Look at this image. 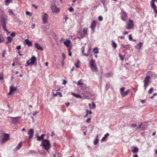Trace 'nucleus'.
<instances>
[{"label": "nucleus", "mask_w": 157, "mask_h": 157, "mask_svg": "<svg viewBox=\"0 0 157 157\" xmlns=\"http://www.w3.org/2000/svg\"><path fill=\"white\" fill-rule=\"evenodd\" d=\"M91 51V48L90 47L89 48L87 51V53H86V54H84L83 56H88L89 55L90 53V52Z\"/></svg>", "instance_id": "22"}, {"label": "nucleus", "mask_w": 157, "mask_h": 157, "mask_svg": "<svg viewBox=\"0 0 157 157\" xmlns=\"http://www.w3.org/2000/svg\"><path fill=\"white\" fill-rule=\"evenodd\" d=\"M98 142V139H95L94 142V145H97Z\"/></svg>", "instance_id": "40"}, {"label": "nucleus", "mask_w": 157, "mask_h": 157, "mask_svg": "<svg viewBox=\"0 0 157 157\" xmlns=\"http://www.w3.org/2000/svg\"><path fill=\"white\" fill-rule=\"evenodd\" d=\"M68 52H69V54H68L69 56H71V55H72V54H71V50H70V48H68Z\"/></svg>", "instance_id": "51"}, {"label": "nucleus", "mask_w": 157, "mask_h": 157, "mask_svg": "<svg viewBox=\"0 0 157 157\" xmlns=\"http://www.w3.org/2000/svg\"><path fill=\"white\" fill-rule=\"evenodd\" d=\"M69 10L70 12H72L74 11V9L72 7H71L69 8Z\"/></svg>", "instance_id": "52"}, {"label": "nucleus", "mask_w": 157, "mask_h": 157, "mask_svg": "<svg viewBox=\"0 0 157 157\" xmlns=\"http://www.w3.org/2000/svg\"><path fill=\"white\" fill-rule=\"evenodd\" d=\"M48 18V15L46 13H44L42 15V20L43 21V24H46L47 23Z\"/></svg>", "instance_id": "5"}, {"label": "nucleus", "mask_w": 157, "mask_h": 157, "mask_svg": "<svg viewBox=\"0 0 157 157\" xmlns=\"http://www.w3.org/2000/svg\"><path fill=\"white\" fill-rule=\"evenodd\" d=\"M138 148L137 147H135L132 150V152L133 153H137L138 151Z\"/></svg>", "instance_id": "29"}, {"label": "nucleus", "mask_w": 157, "mask_h": 157, "mask_svg": "<svg viewBox=\"0 0 157 157\" xmlns=\"http://www.w3.org/2000/svg\"><path fill=\"white\" fill-rule=\"evenodd\" d=\"M25 44L28 45L29 46H31L32 45V42L29 41V39H26L25 40Z\"/></svg>", "instance_id": "16"}, {"label": "nucleus", "mask_w": 157, "mask_h": 157, "mask_svg": "<svg viewBox=\"0 0 157 157\" xmlns=\"http://www.w3.org/2000/svg\"><path fill=\"white\" fill-rule=\"evenodd\" d=\"M36 151H32V150H30L29 151V153H36Z\"/></svg>", "instance_id": "56"}, {"label": "nucleus", "mask_w": 157, "mask_h": 157, "mask_svg": "<svg viewBox=\"0 0 157 157\" xmlns=\"http://www.w3.org/2000/svg\"><path fill=\"white\" fill-rule=\"evenodd\" d=\"M30 60L31 62H29V60L27 61L26 63L28 65H29L31 64H34L35 62L36 61V59L34 56H33L31 58Z\"/></svg>", "instance_id": "8"}, {"label": "nucleus", "mask_w": 157, "mask_h": 157, "mask_svg": "<svg viewBox=\"0 0 157 157\" xmlns=\"http://www.w3.org/2000/svg\"><path fill=\"white\" fill-rule=\"evenodd\" d=\"M2 134L3 138L1 140V144H3L7 142L9 139L10 138V136L9 134L4 133H3Z\"/></svg>", "instance_id": "3"}, {"label": "nucleus", "mask_w": 157, "mask_h": 157, "mask_svg": "<svg viewBox=\"0 0 157 157\" xmlns=\"http://www.w3.org/2000/svg\"><path fill=\"white\" fill-rule=\"evenodd\" d=\"M151 7L154 10V13L156 14H157V10H156V6Z\"/></svg>", "instance_id": "39"}, {"label": "nucleus", "mask_w": 157, "mask_h": 157, "mask_svg": "<svg viewBox=\"0 0 157 157\" xmlns=\"http://www.w3.org/2000/svg\"><path fill=\"white\" fill-rule=\"evenodd\" d=\"M113 75V74L112 73H111L110 72L106 74L105 75V77L107 78H109L111 76H112Z\"/></svg>", "instance_id": "31"}, {"label": "nucleus", "mask_w": 157, "mask_h": 157, "mask_svg": "<svg viewBox=\"0 0 157 157\" xmlns=\"http://www.w3.org/2000/svg\"><path fill=\"white\" fill-rule=\"evenodd\" d=\"M75 66L77 68H79V60H78L77 62L75 63Z\"/></svg>", "instance_id": "41"}, {"label": "nucleus", "mask_w": 157, "mask_h": 157, "mask_svg": "<svg viewBox=\"0 0 157 157\" xmlns=\"http://www.w3.org/2000/svg\"><path fill=\"white\" fill-rule=\"evenodd\" d=\"M134 26L133 21L132 20H129L127 24L126 29H130L132 28Z\"/></svg>", "instance_id": "7"}, {"label": "nucleus", "mask_w": 157, "mask_h": 157, "mask_svg": "<svg viewBox=\"0 0 157 157\" xmlns=\"http://www.w3.org/2000/svg\"><path fill=\"white\" fill-rule=\"evenodd\" d=\"M121 45L122 46V47L124 48H125L127 46V45H124V44H122Z\"/></svg>", "instance_id": "63"}, {"label": "nucleus", "mask_w": 157, "mask_h": 157, "mask_svg": "<svg viewBox=\"0 0 157 157\" xmlns=\"http://www.w3.org/2000/svg\"><path fill=\"white\" fill-rule=\"evenodd\" d=\"M45 134H42L40 136H38L37 137V140L38 141H40L42 140L44 138V136H45Z\"/></svg>", "instance_id": "20"}, {"label": "nucleus", "mask_w": 157, "mask_h": 157, "mask_svg": "<svg viewBox=\"0 0 157 157\" xmlns=\"http://www.w3.org/2000/svg\"><path fill=\"white\" fill-rule=\"evenodd\" d=\"M3 79V75L2 73L0 74V80H2Z\"/></svg>", "instance_id": "44"}, {"label": "nucleus", "mask_w": 157, "mask_h": 157, "mask_svg": "<svg viewBox=\"0 0 157 157\" xmlns=\"http://www.w3.org/2000/svg\"><path fill=\"white\" fill-rule=\"evenodd\" d=\"M124 87H122L120 89V93L121 95H122V94H123L124 93Z\"/></svg>", "instance_id": "36"}, {"label": "nucleus", "mask_w": 157, "mask_h": 157, "mask_svg": "<svg viewBox=\"0 0 157 157\" xmlns=\"http://www.w3.org/2000/svg\"><path fill=\"white\" fill-rule=\"evenodd\" d=\"M85 47L84 46H82L81 48L82 53L83 56L84 54H86L85 53H84V52L85 51Z\"/></svg>", "instance_id": "38"}, {"label": "nucleus", "mask_w": 157, "mask_h": 157, "mask_svg": "<svg viewBox=\"0 0 157 157\" xmlns=\"http://www.w3.org/2000/svg\"><path fill=\"white\" fill-rule=\"evenodd\" d=\"M67 82V81H66L65 80H63V84L64 85H65Z\"/></svg>", "instance_id": "62"}, {"label": "nucleus", "mask_w": 157, "mask_h": 157, "mask_svg": "<svg viewBox=\"0 0 157 157\" xmlns=\"http://www.w3.org/2000/svg\"><path fill=\"white\" fill-rule=\"evenodd\" d=\"M109 134L108 133H106L104 136L103 137L102 139H101V141H106V138L108 136H109Z\"/></svg>", "instance_id": "23"}, {"label": "nucleus", "mask_w": 157, "mask_h": 157, "mask_svg": "<svg viewBox=\"0 0 157 157\" xmlns=\"http://www.w3.org/2000/svg\"><path fill=\"white\" fill-rule=\"evenodd\" d=\"M130 92V90H127L125 92H124L123 94H122V97H124L126 95H127Z\"/></svg>", "instance_id": "32"}, {"label": "nucleus", "mask_w": 157, "mask_h": 157, "mask_svg": "<svg viewBox=\"0 0 157 157\" xmlns=\"http://www.w3.org/2000/svg\"><path fill=\"white\" fill-rule=\"evenodd\" d=\"M98 19L100 21H102L103 20V18L102 16H99L98 17Z\"/></svg>", "instance_id": "47"}, {"label": "nucleus", "mask_w": 157, "mask_h": 157, "mask_svg": "<svg viewBox=\"0 0 157 157\" xmlns=\"http://www.w3.org/2000/svg\"><path fill=\"white\" fill-rule=\"evenodd\" d=\"M62 56L63 58V59H64L66 58V55L64 53H62Z\"/></svg>", "instance_id": "61"}, {"label": "nucleus", "mask_w": 157, "mask_h": 157, "mask_svg": "<svg viewBox=\"0 0 157 157\" xmlns=\"http://www.w3.org/2000/svg\"><path fill=\"white\" fill-rule=\"evenodd\" d=\"M89 106L90 107V108H95L96 106L94 102L92 103V107H91V104L90 103H89Z\"/></svg>", "instance_id": "34"}, {"label": "nucleus", "mask_w": 157, "mask_h": 157, "mask_svg": "<svg viewBox=\"0 0 157 157\" xmlns=\"http://www.w3.org/2000/svg\"><path fill=\"white\" fill-rule=\"evenodd\" d=\"M86 114L84 116L85 117H87L88 115L89 114H91L92 113V112L91 110H86Z\"/></svg>", "instance_id": "26"}, {"label": "nucleus", "mask_w": 157, "mask_h": 157, "mask_svg": "<svg viewBox=\"0 0 157 157\" xmlns=\"http://www.w3.org/2000/svg\"><path fill=\"white\" fill-rule=\"evenodd\" d=\"M128 38H129V39L130 40H132V35L131 34H129V36H128Z\"/></svg>", "instance_id": "49"}, {"label": "nucleus", "mask_w": 157, "mask_h": 157, "mask_svg": "<svg viewBox=\"0 0 157 157\" xmlns=\"http://www.w3.org/2000/svg\"><path fill=\"white\" fill-rule=\"evenodd\" d=\"M28 134L29 135V138H32L34 134V131L32 129H30L28 132Z\"/></svg>", "instance_id": "13"}, {"label": "nucleus", "mask_w": 157, "mask_h": 157, "mask_svg": "<svg viewBox=\"0 0 157 157\" xmlns=\"http://www.w3.org/2000/svg\"><path fill=\"white\" fill-rule=\"evenodd\" d=\"M110 87V84L109 83H106V88L108 89Z\"/></svg>", "instance_id": "46"}, {"label": "nucleus", "mask_w": 157, "mask_h": 157, "mask_svg": "<svg viewBox=\"0 0 157 157\" xmlns=\"http://www.w3.org/2000/svg\"><path fill=\"white\" fill-rule=\"evenodd\" d=\"M153 90L154 89L153 88H150V89L148 91L149 93V94H151L152 93Z\"/></svg>", "instance_id": "43"}, {"label": "nucleus", "mask_w": 157, "mask_h": 157, "mask_svg": "<svg viewBox=\"0 0 157 157\" xmlns=\"http://www.w3.org/2000/svg\"><path fill=\"white\" fill-rule=\"evenodd\" d=\"M77 84L78 85H83V83H82V82L81 80H80L78 81Z\"/></svg>", "instance_id": "42"}, {"label": "nucleus", "mask_w": 157, "mask_h": 157, "mask_svg": "<svg viewBox=\"0 0 157 157\" xmlns=\"http://www.w3.org/2000/svg\"><path fill=\"white\" fill-rule=\"evenodd\" d=\"M51 8L53 13L58 12L60 11V9L56 7L55 1H53L52 3H51Z\"/></svg>", "instance_id": "2"}, {"label": "nucleus", "mask_w": 157, "mask_h": 157, "mask_svg": "<svg viewBox=\"0 0 157 157\" xmlns=\"http://www.w3.org/2000/svg\"><path fill=\"white\" fill-rule=\"evenodd\" d=\"M93 52H94V54H97L99 52L98 49V48H94Z\"/></svg>", "instance_id": "33"}, {"label": "nucleus", "mask_w": 157, "mask_h": 157, "mask_svg": "<svg viewBox=\"0 0 157 157\" xmlns=\"http://www.w3.org/2000/svg\"><path fill=\"white\" fill-rule=\"evenodd\" d=\"M15 35L16 33L14 32H13L11 34V35L13 37L14 36H15Z\"/></svg>", "instance_id": "54"}, {"label": "nucleus", "mask_w": 157, "mask_h": 157, "mask_svg": "<svg viewBox=\"0 0 157 157\" xmlns=\"http://www.w3.org/2000/svg\"><path fill=\"white\" fill-rule=\"evenodd\" d=\"M136 126V125L135 124H133L131 125V127L132 128H135Z\"/></svg>", "instance_id": "57"}, {"label": "nucleus", "mask_w": 157, "mask_h": 157, "mask_svg": "<svg viewBox=\"0 0 157 157\" xmlns=\"http://www.w3.org/2000/svg\"><path fill=\"white\" fill-rule=\"evenodd\" d=\"M9 12L10 14L12 15L13 16L15 15L14 13L13 12V10L11 9H10L9 10Z\"/></svg>", "instance_id": "37"}, {"label": "nucleus", "mask_w": 157, "mask_h": 157, "mask_svg": "<svg viewBox=\"0 0 157 157\" xmlns=\"http://www.w3.org/2000/svg\"><path fill=\"white\" fill-rule=\"evenodd\" d=\"M90 67L93 72H98V68L96 64L90 66Z\"/></svg>", "instance_id": "12"}, {"label": "nucleus", "mask_w": 157, "mask_h": 157, "mask_svg": "<svg viewBox=\"0 0 157 157\" xmlns=\"http://www.w3.org/2000/svg\"><path fill=\"white\" fill-rule=\"evenodd\" d=\"M143 44V43L140 42L137 45L135 46V48L140 51Z\"/></svg>", "instance_id": "14"}, {"label": "nucleus", "mask_w": 157, "mask_h": 157, "mask_svg": "<svg viewBox=\"0 0 157 157\" xmlns=\"http://www.w3.org/2000/svg\"><path fill=\"white\" fill-rule=\"evenodd\" d=\"M95 64V61L93 59H91L89 61L90 66H92Z\"/></svg>", "instance_id": "21"}, {"label": "nucleus", "mask_w": 157, "mask_h": 157, "mask_svg": "<svg viewBox=\"0 0 157 157\" xmlns=\"http://www.w3.org/2000/svg\"><path fill=\"white\" fill-rule=\"evenodd\" d=\"M72 95L77 98H82V97L78 94H75L72 93Z\"/></svg>", "instance_id": "24"}, {"label": "nucleus", "mask_w": 157, "mask_h": 157, "mask_svg": "<svg viewBox=\"0 0 157 157\" xmlns=\"http://www.w3.org/2000/svg\"><path fill=\"white\" fill-rule=\"evenodd\" d=\"M7 41L6 42V44H7L9 43H11L13 40V38L10 36H8L7 38Z\"/></svg>", "instance_id": "19"}, {"label": "nucleus", "mask_w": 157, "mask_h": 157, "mask_svg": "<svg viewBox=\"0 0 157 157\" xmlns=\"http://www.w3.org/2000/svg\"><path fill=\"white\" fill-rule=\"evenodd\" d=\"M59 96V97H62V95L61 93L59 92H56L55 94H53V96Z\"/></svg>", "instance_id": "25"}, {"label": "nucleus", "mask_w": 157, "mask_h": 157, "mask_svg": "<svg viewBox=\"0 0 157 157\" xmlns=\"http://www.w3.org/2000/svg\"><path fill=\"white\" fill-rule=\"evenodd\" d=\"M19 117H10L11 119L13 124H18L19 123V120L17 119Z\"/></svg>", "instance_id": "9"}, {"label": "nucleus", "mask_w": 157, "mask_h": 157, "mask_svg": "<svg viewBox=\"0 0 157 157\" xmlns=\"http://www.w3.org/2000/svg\"><path fill=\"white\" fill-rule=\"evenodd\" d=\"M150 78L149 76H146L144 81V86L145 90H146L147 87L149 85L150 83Z\"/></svg>", "instance_id": "4"}, {"label": "nucleus", "mask_w": 157, "mask_h": 157, "mask_svg": "<svg viewBox=\"0 0 157 157\" xmlns=\"http://www.w3.org/2000/svg\"><path fill=\"white\" fill-rule=\"evenodd\" d=\"M6 51L5 50H4L2 54V56L3 57H5V54L6 53Z\"/></svg>", "instance_id": "58"}, {"label": "nucleus", "mask_w": 157, "mask_h": 157, "mask_svg": "<svg viewBox=\"0 0 157 157\" xmlns=\"http://www.w3.org/2000/svg\"><path fill=\"white\" fill-rule=\"evenodd\" d=\"M38 113V112L37 111H35L33 112V115L34 116L36 115Z\"/></svg>", "instance_id": "50"}, {"label": "nucleus", "mask_w": 157, "mask_h": 157, "mask_svg": "<svg viewBox=\"0 0 157 157\" xmlns=\"http://www.w3.org/2000/svg\"><path fill=\"white\" fill-rule=\"evenodd\" d=\"M64 44L67 47H68L69 46L70 44L71 43V42L69 40H67L66 41L63 42Z\"/></svg>", "instance_id": "17"}, {"label": "nucleus", "mask_w": 157, "mask_h": 157, "mask_svg": "<svg viewBox=\"0 0 157 157\" xmlns=\"http://www.w3.org/2000/svg\"><path fill=\"white\" fill-rule=\"evenodd\" d=\"M55 135V132H54L52 131L51 133V136L53 137Z\"/></svg>", "instance_id": "60"}, {"label": "nucleus", "mask_w": 157, "mask_h": 157, "mask_svg": "<svg viewBox=\"0 0 157 157\" xmlns=\"http://www.w3.org/2000/svg\"><path fill=\"white\" fill-rule=\"evenodd\" d=\"M119 56L121 58V59L122 60L124 59V57L123 56H122L121 55L120 53L119 54Z\"/></svg>", "instance_id": "53"}, {"label": "nucleus", "mask_w": 157, "mask_h": 157, "mask_svg": "<svg viewBox=\"0 0 157 157\" xmlns=\"http://www.w3.org/2000/svg\"><path fill=\"white\" fill-rule=\"evenodd\" d=\"M88 28H84L83 29V34H81V38H83L84 37L86 36L88 34Z\"/></svg>", "instance_id": "11"}, {"label": "nucleus", "mask_w": 157, "mask_h": 157, "mask_svg": "<svg viewBox=\"0 0 157 157\" xmlns=\"http://www.w3.org/2000/svg\"><path fill=\"white\" fill-rule=\"evenodd\" d=\"M12 0H6L5 2H6V5L8 6Z\"/></svg>", "instance_id": "35"}, {"label": "nucleus", "mask_w": 157, "mask_h": 157, "mask_svg": "<svg viewBox=\"0 0 157 157\" xmlns=\"http://www.w3.org/2000/svg\"><path fill=\"white\" fill-rule=\"evenodd\" d=\"M13 92L11 91L10 90V92L8 94V95H10L12 94Z\"/></svg>", "instance_id": "64"}, {"label": "nucleus", "mask_w": 157, "mask_h": 157, "mask_svg": "<svg viewBox=\"0 0 157 157\" xmlns=\"http://www.w3.org/2000/svg\"><path fill=\"white\" fill-rule=\"evenodd\" d=\"M112 42V47L114 48H116L117 47V44H116V43L113 41V40H112L111 41Z\"/></svg>", "instance_id": "27"}, {"label": "nucleus", "mask_w": 157, "mask_h": 157, "mask_svg": "<svg viewBox=\"0 0 157 157\" xmlns=\"http://www.w3.org/2000/svg\"><path fill=\"white\" fill-rule=\"evenodd\" d=\"M26 14L27 15H29L30 16H31L32 15L31 13L28 11H27L26 12Z\"/></svg>", "instance_id": "55"}, {"label": "nucleus", "mask_w": 157, "mask_h": 157, "mask_svg": "<svg viewBox=\"0 0 157 157\" xmlns=\"http://www.w3.org/2000/svg\"><path fill=\"white\" fill-rule=\"evenodd\" d=\"M91 118H88L86 120V122L87 123H90L91 121Z\"/></svg>", "instance_id": "48"}, {"label": "nucleus", "mask_w": 157, "mask_h": 157, "mask_svg": "<svg viewBox=\"0 0 157 157\" xmlns=\"http://www.w3.org/2000/svg\"><path fill=\"white\" fill-rule=\"evenodd\" d=\"M10 90L11 91L13 92L17 90V88L16 87H14L13 86H10Z\"/></svg>", "instance_id": "30"}, {"label": "nucleus", "mask_w": 157, "mask_h": 157, "mask_svg": "<svg viewBox=\"0 0 157 157\" xmlns=\"http://www.w3.org/2000/svg\"><path fill=\"white\" fill-rule=\"evenodd\" d=\"M22 147V143L20 142L19 143L18 145L16 147V149L17 150H19L21 147Z\"/></svg>", "instance_id": "28"}, {"label": "nucleus", "mask_w": 157, "mask_h": 157, "mask_svg": "<svg viewBox=\"0 0 157 157\" xmlns=\"http://www.w3.org/2000/svg\"><path fill=\"white\" fill-rule=\"evenodd\" d=\"M35 47L38 50L43 51V48L41 47L40 44L38 43H35Z\"/></svg>", "instance_id": "15"}, {"label": "nucleus", "mask_w": 157, "mask_h": 157, "mask_svg": "<svg viewBox=\"0 0 157 157\" xmlns=\"http://www.w3.org/2000/svg\"><path fill=\"white\" fill-rule=\"evenodd\" d=\"M21 48V45H19L16 47V49L17 50L20 49Z\"/></svg>", "instance_id": "59"}, {"label": "nucleus", "mask_w": 157, "mask_h": 157, "mask_svg": "<svg viewBox=\"0 0 157 157\" xmlns=\"http://www.w3.org/2000/svg\"><path fill=\"white\" fill-rule=\"evenodd\" d=\"M121 19L124 21H125L127 17V13L124 11L123 10H122L121 11Z\"/></svg>", "instance_id": "6"}, {"label": "nucleus", "mask_w": 157, "mask_h": 157, "mask_svg": "<svg viewBox=\"0 0 157 157\" xmlns=\"http://www.w3.org/2000/svg\"><path fill=\"white\" fill-rule=\"evenodd\" d=\"M4 39V37L1 35H0V43L3 41Z\"/></svg>", "instance_id": "45"}, {"label": "nucleus", "mask_w": 157, "mask_h": 157, "mask_svg": "<svg viewBox=\"0 0 157 157\" xmlns=\"http://www.w3.org/2000/svg\"><path fill=\"white\" fill-rule=\"evenodd\" d=\"M2 22L3 23L2 25V27L4 30L5 31H7V30L6 29V21L4 19H3L2 21Z\"/></svg>", "instance_id": "18"}, {"label": "nucleus", "mask_w": 157, "mask_h": 157, "mask_svg": "<svg viewBox=\"0 0 157 157\" xmlns=\"http://www.w3.org/2000/svg\"><path fill=\"white\" fill-rule=\"evenodd\" d=\"M96 25V23L95 21H93L91 23L90 28L93 31V33H94L95 31V29Z\"/></svg>", "instance_id": "10"}, {"label": "nucleus", "mask_w": 157, "mask_h": 157, "mask_svg": "<svg viewBox=\"0 0 157 157\" xmlns=\"http://www.w3.org/2000/svg\"><path fill=\"white\" fill-rule=\"evenodd\" d=\"M50 141L48 140H43L41 145L48 152H49L48 149L50 148Z\"/></svg>", "instance_id": "1"}]
</instances>
